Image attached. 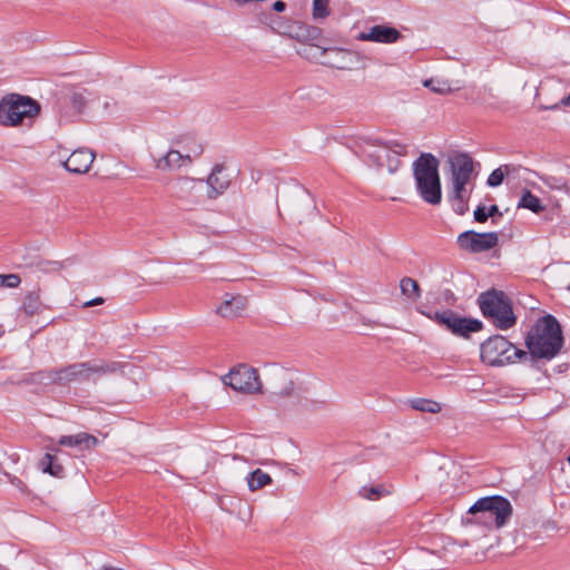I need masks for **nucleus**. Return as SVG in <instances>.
<instances>
[{
    "label": "nucleus",
    "instance_id": "nucleus-42",
    "mask_svg": "<svg viewBox=\"0 0 570 570\" xmlns=\"http://www.w3.org/2000/svg\"><path fill=\"white\" fill-rule=\"evenodd\" d=\"M71 104L76 109L81 110L86 104L85 97L81 94L76 92L71 97Z\"/></svg>",
    "mask_w": 570,
    "mask_h": 570
},
{
    "label": "nucleus",
    "instance_id": "nucleus-20",
    "mask_svg": "<svg viewBox=\"0 0 570 570\" xmlns=\"http://www.w3.org/2000/svg\"><path fill=\"white\" fill-rule=\"evenodd\" d=\"M185 160L191 163L190 154L183 155L178 150L170 149L165 156L157 160L156 168L163 171L177 169L184 165Z\"/></svg>",
    "mask_w": 570,
    "mask_h": 570
},
{
    "label": "nucleus",
    "instance_id": "nucleus-18",
    "mask_svg": "<svg viewBox=\"0 0 570 570\" xmlns=\"http://www.w3.org/2000/svg\"><path fill=\"white\" fill-rule=\"evenodd\" d=\"M57 443L59 446L76 448L82 451L95 448L99 440L92 434L80 432L73 435H61Z\"/></svg>",
    "mask_w": 570,
    "mask_h": 570
},
{
    "label": "nucleus",
    "instance_id": "nucleus-39",
    "mask_svg": "<svg viewBox=\"0 0 570 570\" xmlns=\"http://www.w3.org/2000/svg\"><path fill=\"white\" fill-rule=\"evenodd\" d=\"M458 315L459 314H456L452 309H445V314H444L443 318H441L440 325L450 332V330L453 325V321L458 317Z\"/></svg>",
    "mask_w": 570,
    "mask_h": 570
},
{
    "label": "nucleus",
    "instance_id": "nucleus-30",
    "mask_svg": "<svg viewBox=\"0 0 570 570\" xmlns=\"http://www.w3.org/2000/svg\"><path fill=\"white\" fill-rule=\"evenodd\" d=\"M411 407L425 413H439L441 411L440 403L428 399L411 400Z\"/></svg>",
    "mask_w": 570,
    "mask_h": 570
},
{
    "label": "nucleus",
    "instance_id": "nucleus-17",
    "mask_svg": "<svg viewBox=\"0 0 570 570\" xmlns=\"http://www.w3.org/2000/svg\"><path fill=\"white\" fill-rule=\"evenodd\" d=\"M224 169L223 165H216L206 179L209 187L207 195L210 199H215L219 195H223L230 185V179L228 175L224 173Z\"/></svg>",
    "mask_w": 570,
    "mask_h": 570
},
{
    "label": "nucleus",
    "instance_id": "nucleus-22",
    "mask_svg": "<svg viewBox=\"0 0 570 570\" xmlns=\"http://www.w3.org/2000/svg\"><path fill=\"white\" fill-rule=\"evenodd\" d=\"M244 308V298L242 296L232 297L224 301L217 308V313L226 318L234 317Z\"/></svg>",
    "mask_w": 570,
    "mask_h": 570
},
{
    "label": "nucleus",
    "instance_id": "nucleus-33",
    "mask_svg": "<svg viewBox=\"0 0 570 570\" xmlns=\"http://www.w3.org/2000/svg\"><path fill=\"white\" fill-rule=\"evenodd\" d=\"M389 492L383 485H372L367 487L364 485L360 489L358 494L367 500H379L383 495L387 494Z\"/></svg>",
    "mask_w": 570,
    "mask_h": 570
},
{
    "label": "nucleus",
    "instance_id": "nucleus-45",
    "mask_svg": "<svg viewBox=\"0 0 570 570\" xmlns=\"http://www.w3.org/2000/svg\"><path fill=\"white\" fill-rule=\"evenodd\" d=\"M385 156H386L387 161H389V164H387V166H389V171H390V173H395V171H396V169H397V167H399V165H400L399 159H396V158H391L389 154H386Z\"/></svg>",
    "mask_w": 570,
    "mask_h": 570
},
{
    "label": "nucleus",
    "instance_id": "nucleus-2",
    "mask_svg": "<svg viewBox=\"0 0 570 570\" xmlns=\"http://www.w3.org/2000/svg\"><path fill=\"white\" fill-rule=\"evenodd\" d=\"M439 166V159L431 153H422L413 161L416 191L425 203L433 206L439 205L442 200Z\"/></svg>",
    "mask_w": 570,
    "mask_h": 570
},
{
    "label": "nucleus",
    "instance_id": "nucleus-41",
    "mask_svg": "<svg viewBox=\"0 0 570 570\" xmlns=\"http://www.w3.org/2000/svg\"><path fill=\"white\" fill-rule=\"evenodd\" d=\"M453 202H455V204L453 205V209L458 215L462 216L468 212L469 207H468L466 198H462V200L454 199Z\"/></svg>",
    "mask_w": 570,
    "mask_h": 570
},
{
    "label": "nucleus",
    "instance_id": "nucleus-12",
    "mask_svg": "<svg viewBox=\"0 0 570 570\" xmlns=\"http://www.w3.org/2000/svg\"><path fill=\"white\" fill-rule=\"evenodd\" d=\"M48 377L53 382L88 381L90 379L88 363L80 362L48 372Z\"/></svg>",
    "mask_w": 570,
    "mask_h": 570
},
{
    "label": "nucleus",
    "instance_id": "nucleus-3",
    "mask_svg": "<svg viewBox=\"0 0 570 570\" xmlns=\"http://www.w3.org/2000/svg\"><path fill=\"white\" fill-rule=\"evenodd\" d=\"M478 305L484 318L495 328L507 331L517 324L510 297L500 289H489L478 296Z\"/></svg>",
    "mask_w": 570,
    "mask_h": 570
},
{
    "label": "nucleus",
    "instance_id": "nucleus-53",
    "mask_svg": "<svg viewBox=\"0 0 570 570\" xmlns=\"http://www.w3.org/2000/svg\"><path fill=\"white\" fill-rule=\"evenodd\" d=\"M569 464H570V456L568 458Z\"/></svg>",
    "mask_w": 570,
    "mask_h": 570
},
{
    "label": "nucleus",
    "instance_id": "nucleus-43",
    "mask_svg": "<svg viewBox=\"0 0 570 570\" xmlns=\"http://www.w3.org/2000/svg\"><path fill=\"white\" fill-rule=\"evenodd\" d=\"M305 399V403H304V406L307 409V410H318V409H322L325 404L324 401H318V400H308L307 397H304Z\"/></svg>",
    "mask_w": 570,
    "mask_h": 570
},
{
    "label": "nucleus",
    "instance_id": "nucleus-5",
    "mask_svg": "<svg viewBox=\"0 0 570 570\" xmlns=\"http://www.w3.org/2000/svg\"><path fill=\"white\" fill-rule=\"evenodd\" d=\"M41 111L40 104L21 94H7L0 100V125L4 127H17L23 124L24 119H33Z\"/></svg>",
    "mask_w": 570,
    "mask_h": 570
},
{
    "label": "nucleus",
    "instance_id": "nucleus-27",
    "mask_svg": "<svg viewBox=\"0 0 570 570\" xmlns=\"http://www.w3.org/2000/svg\"><path fill=\"white\" fill-rule=\"evenodd\" d=\"M272 478L268 473L261 469H256L247 476V485L250 491H256L272 483Z\"/></svg>",
    "mask_w": 570,
    "mask_h": 570
},
{
    "label": "nucleus",
    "instance_id": "nucleus-50",
    "mask_svg": "<svg viewBox=\"0 0 570 570\" xmlns=\"http://www.w3.org/2000/svg\"><path fill=\"white\" fill-rule=\"evenodd\" d=\"M48 449V452L47 453H52V454H57L58 452H60V449L59 446H55V445H50V446H47Z\"/></svg>",
    "mask_w": 570,
    "mask_h": 570
},
{
    "label": "nucleus",
    "instance_id": "nucleus-11",
    "mask_svg": "<svg viewBox=\"0 0 570 570\" xmlns=\"http://www.w3.org/2000/svg\"><path fill=\"white\" fill-rule=\"evenodd\" d=\"M306 389L297 385L289 379V373L285 370H277L271 382V401H275L284 397H297L302 399Z\"/></svg>",
    "mask_w": 570,
    "mask_h": 570
},
{
    "label": "nucleus",
    "instance_id": "nucleus-13",
    "mask_svg": "<svg viewBox=\"0 0 570 570\" xmlns=\"http://www.w3.org/2000/svg\"><path fill=\"white\" fill-rule=\"evenodd\" d=\"M449 165L452 180L469 183L474 170V163L468 153L452 155L449 158Z\"/></svg>",
    "mask_w": 570,
    "mask_h": 570
},
{
    "label": "nucleus",
    "instance_id": "nucleus-24",
    "mask_svg": "<svg viewBox=\"0 0 570 570\" xmlns=\"http://www.w3.org/2000/svg\"><path fill=\"white\" fill-rule=\"evenodd\" d=\"M518 208H525L534 214H540L546 209V206L538 196L533 195L529 189H524L518 202Z\"/></svg>",
    "mask_w": 570,
    "mask_h": 570
},
{
    "label": "nucleus",
    "instance_id": "nucleus-40",
    "mask_svg": "<svg viewBox=\"0 0 570 570\" xmlns=\"http://www.w3.org/2000/svg\"><path fill=\"white\" fill-rule=\"evenodd\" d=\"M473 216H474V220L478 222V223H485L489 218V214L487 212V208L485 206L483 205H479L474 213H473Z\"/></svg>",
    "mask_w": 570,
    "mask_h": 570
},
{
    "label": "nucleus",
    "instance_id": "nucleus-51",
    "mask_svg": "<svg viewBox=\"0 0 570 570\" xmlns=\"http://www.w3.org/2000/svg\"><path fill=\"white\" fill-rule=\"evenodd\" d=\"M564 102L570 106V95L566 98Z\"/></svg>",
    "mask_w": 570,
    "mask_h": 570
},
{
    "label": "nucleus",
    "instance_id": "nucleus-31",
    "mask_svg": "<svg viewBox=\"0 0 570 570\" xmlns=\"http://www.w3.org/2000/svg\"><path fill=\"white\" fill-rule=\"evenodd\" d=\"M400 288L403 295L417 298L421 295L419 283L411 277H403L400 282Z\"/></svg>",
    "mask_w": 570,
    "mask_h": 570
},
{
    "label": "nucleus",
    "instance_id": "nucleus-44",
    "mask_svg": "<svg viewBox=\"0 0 570 570\" xmlns=\"http://www.w3.org/2000/svg\"><path fill=\"white\" fill-rule=\"evenodd\" d=\"M423 314L426 315L429 318L433 320L434 322H436L440 325L441 318H443V316L445 314V309H443V311H435V312H429V313H423Z\"/></svg>",
    "mask_w": 570,
    "mask_h": 570
},
{
    "label": "nucleus",
    "instance_id": "nucleus-9",
    "mask_svg": "<svg viewBox=\"0 0 570 570\" xmlns=\"http://www.w3.org/2000/svg\"><path fill=\"white\" fill-rule=\"evenodd\" d=\"M285 209L291 219L298 224L313 218L317 210L312 195L302 186H295L288 202L285 204Z\"/></svg>",
    "mask_w": 570,
    "mask_h": 570
},
{
    "label": "nucleus",
    "instance_id": "nucleus-46",
    "mask_svg": "<svg viewBox=\"0 0 570 570\" xmlns=\"http://www.w3.org/2000/svg\"><path fill=\"white\" fill-rule=\"evenodd\" d=\"M191 157H198L203 154V146L200 144H195L190 149L189 153Z\"/></svg>",
    "mask_w": 570,
    "mask_h": 570
},
{
    "label": "nucleus",
    "instance_id": "nucleus-38",
    "mask_svg": "<svg viewBox=\"0 0 570 570\" xmlns=\"http://www.w3.org/2000/svg\"><path fill=\"white\" fill-rule=\"evenodd\" d=\"M468 183L465 181H460V180H452V185H453V193H452V196H451V199L454 200V199H461L462 198H465L464 197V190H465V185Z\"/></svg>",
    "mask_w": 570,
    "mask_h": 570
},
{
    "label": "nucleus",
    "instance_id": "nucleus-14",
    "mask_svg": "<svg viewBox=\"0 0 570 570\" xmlns=\"http://www.w3.org/2000/svg\"><path fill=\"white\" fill-rule=\"evenodd\" d=\"M95 159V154L88 148H78L62 163L67 171L72 174L87 173Z\"/></svg>",
    "mask_w": 570,
    "mask_h": 570
},
{
    "label": "nucleus",
    "instance_id": "nucleus-15",
    "mask_svg": "<svg viewBox=\"0 0 570 570\" xmlns=\"http://www.w3.org/2000/svg\"><path fill=\"white\" fill-rule=\"evenodd\" d=\"M402 37L401 32L390 26L376 24L370 28L367 32H361L356 37L362 41H373L380 43H393Z\"/></svg>",
    "mask_w": 570,
    "mask_h": 570
},
{
    "label": "nucleus",
    "instance_id": "nucleus-8",
    "mask_svg": "<svg viewBox=\"0 0 570 570\" xmlns=\"http://www.w3.org/2000/svg\"><path fill=\"white\" fill-rule=\"evenodd\" d=\"M301 56L307 59H322L321 63L338 70H348L357 62V55L351 50L336 47L316 46V50L312 53L304 52Z\"/></svg>",
    "mask_w": 570,
    "mask_h": 570
},
{
    "label": "nucleus",
    "instance_id": "nucleus-10",
    "mask_svg": "<svg viewBox=\"0 0 570 570\" xmlns=\"http://www.w3.org/2000/svg\"><path fill=\"white\" fill-rule=\"evenodd\" d=\"M456 243L461 249L478 254L494 248L499 243V235L495 232L465 230L458 236Z\"/></svg>",
    "mask_w": 570,
    "mask_h": 570
},
{
    "label": "nucleus",
    "instance_id": "nucleus-48",
    "mask_svg": "<svg viewBox=\"0 0 570 570\" xmlns=\"http://www.w3.org/2000/svg\"><path fill=\"white\" fill-rule=\"evenodd\" d=\"M488 214H489V217H495V216L501 217L502 216V213L500 212V209L497 205H491L488 209Z\"/></svg>",
    "mask_w": 570,
    "mask_h": 570
},
{
    "label": "nucleus",
    "instance_id": "nucleus-54",
    "mask_svg": "<svg viewBox=\"0 0 570 570\" xmlns=\"http://www.w3.org/2000/svg\"><path fill=\"white\" fill-rule=\"evenodd\" d=\"M568 289L570 291V285L568 286Z\"/></svg>",
    "mask_w": 570,
    "mask_h": 570
},
{
    "label": "nucleus",
    "instance_id": "nucleus-34",
    "mask_svg": "<svg viewBox=\"0 0 570 570\" xmlns=\"http://www.w3.org/2000/svg\"><path fill=\"white\" fill-rule=\"evenodd\" d=\"M330 0H313L312 16L314 20H323L331 14Z\"/></svg>",
    "mask_w": 570,
    "mask_h": 570
},
{
    "label": "nucleus",
    "instance_id": "nucleus-49",
    "mask_svg": "<svg viewBox=\"0 0 570 570\" xmlns=\"http://www.w3.org/2000/svg\"><path fill=\"white\" fill-rule=\"evenodd\" d=\"M273 9L276 11V12H283L286 10V3L282 0H277L273 3Z\"/></svg>",
    "mask_w": 570,
    "mask_h": 570
},
{
    "label": "nucleus",
    "instance_id": "nucleus-19",
    "mask_svg": "<svg viewBox=\"0 0 570 570\" xmlns=\"http://www.w3.org/2000/svg\"><path fill=\"white\" fill-rule=\"evenodd\" d=\"M483 323L480 320L458 315L450 332L459 337L469 338L472 333L480 332Z\"/></svg>",
    "mask_w": 570,
    "mask_h": 570
},
{
    "label": "nucleus",
    "instance_id": "nucleus-47",
    "mask_svg": "<svg viewBox=\"0 0 570 570\" xmlns=\"http://www.w3.org/2000/svg\"><path fill=\"white\" fill-rule=\"evenodd\" d=\"M104 302H105V299L102 297H95V298L83 303V307H91V306L100 305Z\"/></svg>",
    "mask_w": 570,
    "mask_h": 570
},
{
    "label": "nucleus",
    "instance_id": "nucleus-26",
    "mask_svg": "<svg viewBox=\"0 0 570 570\" xmlns=\"http://www.w3.org/2000/svg\"><path fill=\"white\" fill-rule=\"evenodd\" d=\"M41 301L39 289L30 291L26 294L21 309L24 314L32 316L40 311Z\"/></svg>",
    "mask_w": 570,
    "mask_h": 570
},
{
    "label": "nucleus",
    "instance_id": "nucleus-6",
    "mask_svg": "<svg viewBox=\"0 0 570 570\" xmlns=\"http://www.w3.org/2000/svg\"><path fill=\"white\" fill-rule=\"evenodd\" d=\"M480 358L490 366H503L513 363L515 358L527 360L528 353L515 347L502 335H492L480 345Z\"/></svg>",
    "mask_w": 570,
    "mask_h": 570
},
{
    "label": "nucleus",
    "instance_id": "nucleus-52",
    "mask_svg": "<svg viewBox=\"0 0 570 570\" xmlns=\"http://www.w3.org/2000/svg\"><path fill=\"white\" fill-rule=\"evenodd\" d=\"M563 187H564L566 191L570 194V187H568L566 184L563 185Z\"/></svg>",
    "mask_w": 570,
    "mask_h": 570
},
{
    "label": "nucleus",
    "instance_id": "nucleus-55",
    "mask_svg": "<svg viewBox=\"0 0 570 570\" xmlns=\"http://www.w3.org/2000/svg\"><path fill=\"white\" fill-rule=\"evenodd\" d=\"M0 570H2V569H0Z\"/></svg>",
    "mask_w": 570,
    "mask_h": 570
},
{
    "label": "nucleus",
    "instance_id": "nucleus-23",
    "mask_svg": "<svg viewBox=\"0 0 570 570\" xmlns=\"http://www.w3.org/2000/svg\"><path fill=\"white\" fill-rule=\"evenodd\" d=\"M195 179L189 177H181L177 179L171 186V196L177 199H187L195 186Z\"/></svg>",
    "mask_w": 570,
    "mask_h": 570
},
{
    "label": "nucleus",
    "instance_id": "nucleus-16",
    "mask_svg": "<svg viewBox=\"0 0 570 570\" xmlns=\"http://www.w3.org/2000/svg\"><path fill=\"white\" fill-rule=\"evenodd\" d=\"M322 33H323V31L318 27L309 26V24H306L303 22H296L292 27V31H291L289 36L298 41L307 42L311 45L309 49H304L303 52L299 51L298 53L301 55L304 52H309V53L314 52L316 50V46H317L314 42L321 40Z\"/></svg>",
    "mask_w": 570,
    "mask_h": 570
},
{
    "label": "nucleus",
    "instance_id": "nucleus-25",
    "mask_svg": "<svg viewBox=\"0 0 570 570\" xmlns=\"http://www.w3.org/2000/svg\"><path fill=\"white\" fill-rule=\"evenodd\" d=\"M367 141L371 146H380L386 154L393 153L396 156H405L407 154L406 145L396 140L383 141L380 139H368Z\"/></svg>",
    "mask_w": 570,
    "mask_h": 570
},
{
    "label": "nucleus",
    "instance_id": "nucleus-32",
    "mask_svg": "<svg viewBox=\"0 0 570 570\" xmlns=\"http://www.w3.org/2000/svg\"><path fill=\"white\" fill-rule=\"evenodd\" d=\"M368 139H372V138L366 137L363 139L362 151H363L364 156L367 157L368 159H371L375 166L382 167L383 166L382 155L379 150L375 149V148H379V149H382V148L380 146H371V144H368V141H366Z\"/></svg>",
    "mask_w": 570,
    "mask_h": 570
},
{
    "label": "nucleus",
    "instance_id": "nucleus-29",
    "mask_svg": "<svg viewBox=\"0 0 570 570\" xmlns=\"http://www.w3.org/2000/svg\"><path fill=\"white\" fill-rule=\"evenodd\" d=\"M89 374L106 375L111 374L120 370V364L117 362H87Z\"/></svg>",
    "mask_w": 570,
    "mask_h": 570
},
{
    "label": "nucleus",
    "instance_id": "nucleus-4",
    "mask_svg": "<svg viewBox=\"0 0 570 570\" xmlns=\"http://www.w3.org/2000/svg\"><path fill=\"white\" fill-rule=\"evenodd\" d=\"M512 504L502 495L483 497L474 502L468 513L472 514L475 522L488 528H502L512 515Z\"/></svg>",
    "mask_w": 570,
    "mask_h": 570
},
{
    "label": "nucleus",
    "instance_id": "nucleus-21",
    "mask_svg": "<svg viewBox=\"0 0 570 570\" xmlns=\"http://www.w3.org/2000/svg\"><path fill=\"white\" fill-rule=\"evenodd\" d=\"M38 468L43 472L55 478L65 476V468L58 461L57 455L52 453H46L38 463Z\"/></svg>",
    "mask_w": 570,
    "mask_h": 570
},
{
    "label": "nucleus",
    "instance_id": "nucleus-35",
    "mask_svg": "<svg viewBox=\"0 0 570 570\" xmlns=\"http://www.w3.org/2000/svg\"><path fill=\"white\" fill-rule=\"evenodd\" d=\"M424 87L431 89L432 91L436 94H448L451 91V88L446 81L435 80V79H429L423 82Z\"/></svg>",
    "mask_w": 570,
    "mask_h": 570
},
{
    "label": "nucleus",
    "instance_id": "nucleus-37",
    "mask_svg": "<svg viewBox=\"0 0 570 570\" xmlns=\"http://www.w3.org/2000/svg\"><path fill=\"white\" fill-rule=\"evenodd\" d=\"M504 174L501 168L494 169L488 177L487 184L490 187H498L503 183Z\"/></svg>",
    "mask_w": 570,
    "mask_h": 570
},
{
    "label": "nucleus",
    "instance_id": "nucleus-36",
    "mask_svg": "<svg viewBox=\"0 0 570 570\" xmlns=\"http://www.w3.org/2000/svg\"><path fill=\"white\" fill-rule=\"evenodd\" d=\"M20 283L21 278L17 274H0V287L16 288Z\"/></svg>",
    "mask_w": 570,
    "mask_h": 570
},
{
    "label": "nucleus",
    "instance_id": "nucleus-1",
    "mask_svg": "<svg viewBox=\"0 0 570 570\" xmlns=\"http://www.w3.org/2000/svg\"><path fill=\"white\" fill-rule=\"evenodd\" d=\"M564 343L561 325L553 315L537 320L525 336L528 354L533 358H553Z\"/></svg>",
    "mask_w": 570,
    "mask_h": 570
},
{
    "label": "nucleus",
    "instance_id": "nucleus-7",
    "mask_svg": "<svg viewBox=\"0 0 570 570\" xmlns=\"http://www.w3.org/2000/svg\"><path fill=\"white\" fill-rule=\"evenodd\" d=\"M223 383L243 393L254 394L263 392L257 370L246 364H239L232 368L223 376Z\"/></svg>",
    "mask_w": 570,
    "mask_h": 570
},
{
    "label": "nucleus",
    "instance_id": "nucleus-28",
    "mask_svg": "<svg viewBox=\"0 0 570 570\" xmlns=\"http://www.w3.org/2000/svg\"><path fill=\"white\" fill-rule=\"evenodd\" d=\"M27 266L33 267L42 273H55L59 272L63 265L58 261H49L37 257L33 258L31 262L27 263Z\"/></svg>",
    "mask_w": 570,
    "mask_h": 570
}]
</instances>
